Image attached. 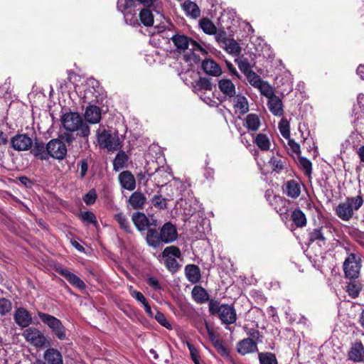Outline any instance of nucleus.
Returning a JSON list of instances; mask_svg holds the SVG:
<instances>
[{
	"instance_id": "nucleus-51",
	"label": "nucleus",
	"mask_w": 364,
	"mask_h": 364,
	"mask_svg": "<svg viewBox=\"0 0 364 364\" xmlns=\"http://www.w3.org/2000/svg\"><path fill=\"white\" fill-rule=\"evenodd\" d=\"M279 129L282 136L284 139L290 137L289 124L287 120L282 119L279 124Z\"/></svg>"
},
{
	"instance_id": "nucleus-64",
	"label": "nucleus",
	"mask_w": 364,
	"mask_h": 364,
	"mask_svg": "<svg viewBox=\"0 0 364 364\" xmlns=\"http://www.w3.org/2000/svg\"><path fill=\"white\" fill-rule=\"evenodd\" d=\"M88 169V164L85 160H82L80 164V176L83 178Z\"/></svg>"
},
{
	"instance_id": "nucleus-50",
	"label": "nucleus",
	"mask_w": 364,
	"mask_h": 364,
	"mask_svg": "<svg viewBox=\"0 0 364 364\" xmlns=\"http://www.w3.org/2000/svg\"><path fill=\"white\" fill-rule=\"evenodd\" d=\"M151 203L158 209H165L167 208L166 199L161 195H155L151 199Z\"/></svg>"
},
{
	"instance_id": "nucleus-12",
	"label": "nucleus",
	"mask_w": 364,
	"mask_h": 364,
	"mask_svg": "<svg viewBox=\"0 0 364 364\" xmlns=\"http://www.w3.org/2000/svg\"><path fill=\"white\" fill-rule=\"evenodd\" d=\"M54 269L73 287L80 290H83L86 288L85 283L78 276L71 272L69 269L58 265L55 266Z\"/></svg>"
},
{
	"instance_id": "nucleus-9",
	"label": "nucleus",
	"mask_w": 364,
	"mask_h": 364,
	"mask_svg": "<svg viewBox=\"0 0 364 364\" xmlns=\"http://www.w3.org/2000/svg\"><path fill=\"white\" fill-rule=\"evenodd\" d=\"M171 39L178 52L189 49L191 51L200 50L202 53H205L199 43L183 34L176 33Z\"/></svg>"
},
{
	"instance_id": "nucleus-43",
	"label": "nucleus",
	"mask_w": 364,
	"mask_h": 364,
	"mask_svg": "<svg viewBox=\"0 0 364 364\" xmlns=\"http://www.w3.org/2000/svg\"><path fill=\"white\" fill-rule=\"evenodd\" d=\"M257 88H258L261 94L265 96L267 99H269L275 95L272 87H271L269 84L265 81H262V83L257 87Z\"/></svg>"
},
{
	"instance_id": "nucleus-23",
	"label": "nucleus",
	"mask_w": 364,
	"mask_h": 364,
	"mask_svg": "<svg viewBox=\"0 0 364 364\" xmlns=\"http://www.w3.org/2000/svg\"><path fill=\"white\" fill-rule=\"evenodd\" d=\"M121 186L129 191H133L136 187L134 176L129 171H123L119 176Z\"/></svg>"
},
{
	"instance_id": "nucleus-21",
	"label": "nucleus",
	"mask_w": 364,
	"mask_h": 364,
	"mask_svg": "<svg viewBox=\"0 0 364 364\" xmlns=\"http://www.w3.org/2000/svg\"><path fill=\"white\" fill-rule=\"evenodd\" d=\"M101 109L96 105H89L85 112V118L91 124H97L102 117Z\"/></svg>"
},
{
	"instance_id": "nucleus-40",
	"label": "nucleus",
	"mask_w": 364,
	"mask_h": 364,
	"mask_svg": "<svg viewBox=\"0 0 364 364\" xmlns=\"http://www.w3.org/2000/svg\"><path fill=\"white\" fill-rule=\"evenodd\" d=\"M139 18L145 26H151L154 24V16L148 9H143L139 13Z\"/></svg>"
},
{
	"instance_id": "nucleus-1",
	"label": "nucleus",
	"mask_w": 364,
	"mask_h": 364,
	"mask_svg": "<svg viewBox=\"0 0 364 364\" xmlns=\"http://www.w3.org/2000/svg\"><path fill=\"white\" fill-rule=\"evenodd\" d=\"M178 237V232L176 226L170 222L163 225L159 232L151 229L146 232V242L149 247L159 248L162 244H168L174 242Z\"/></svg>"
},
{
	"instance_id": "nucleus-20",
	"label": "nucleus",
	"mask_w": 364,
	"mask_h": 364,
	"mask_svg": "<svg viewBox=\"0 0 364 364\" xmlns=\"http://www.w3.org/2000/svg\"><path fill=\"white\" fill-rule=\"evenodd\" d=\"M218 87L225 97L232 98L235 96V85L230 80L226 78L220 80L218 81Z\"/></svg>"
},
{
	"instance_id": "nucleus-63",
	"label": "nucleus",
	"mask_w": 364,
	"mask_h": 364,
	"mask_svg": "<svg viewBox=\"0 0 364 364\" xmlns=\"http://www.w3.org/2000/svg\"><path fill=\"white\" fill-rule=\"evenodd\" d=\"M287 139L288 145L290 147L291 150L295 154L300 153V145L294 139H291L290 137Z\"/></svg>"
},
{
	"instance_id": "nucleus-60",
	"label": "nucleus",
	"mask_w": 364,
	"mask_h": 364,
	"mask_svg": "<svg viewBox=\"0 0 364 364\" xmlns=\"http://www.w3.org/2000/svg\"><path fill=\"white\" fill-rule=\"evenodd\" d=\"M124 16L127 23L132 26L139 25L136 14H132L131 11H129L127 13H124Z\"/></svg>"
},
{
	"instance_id": "nucleus-56",
	"label": "nucleus",
	"mask_w": 364,
	"mask_h": 364,
	"mask_svg": "<svg viewBox=\"0 0 364 364\" xmlns=\"http://www.w3.org/2000/svg\"><path fill=\"white\" fill-rule=\"evenodd\" d=\"M129 291L133 298H134L136 301L141 303L142 304L147 301L144 294L141 292L135 290L132 286L129 287Z\"/></svg>"
},
{
	"instance_id": "nucleus-47",
	"label": "nucleus",
	"mask_w": 364,
	"mask_h": 364,
	"mask_svg": "<svg viewBox=\"0 0 364 364\" xmlns=\"http://www.w3.org/2000/svg\"><path fill=\"white\" fill-rule=\"evenodd\" d=\"M239 69L245 75H247L249 72L252 71L250 63L247 58H240L235 60Z\"/></svg>"
},
{
	"instance_id": "nucleus-5",
	"label": "nucleus",
	"mask_w": 364,
	"mask_h": 364,
	"mask_svg": "<svg viewBox=\"0 0 364 364\" xmlns=\"http://www.w3.org/2000/svg\"><path fill=\"white\" fill-rule=\"evenodd\" d=\"M97 139L99 146L102 149L109 151H117L121 147V142L117 132L111 133L104 128L97 130Z\"/></svg>"
},
{
	"instance_id": "nucleus-37",
	"label": "nucleus",
	"mask_w": 364,
	"mask_h": 364,
	"mask_svg": "<svg viewBox=\"0 0 364 364\" xmlns=\"http://www.w3.org/2000/svg\"><path fill=\"white\" fill-rule=\"evenodd\" d=\"M128 161V156L125 154V152L120 151L117 153L116 155L114 161H113V167L114 169L117 171H119L120 169L123 168L127 162Z\"/></svg>"
},
{
	"instance_id": "nucleus-6",
	"label": "nucleus",
	"mask_w": 364,
	"mask_h": 364,
	"mask_svg": "<svg viewBox=\"0 0 364 364\" xmlns=\"http://www.w3.org/2000/svg\"><path fill=\"white\" fill-rule=\"evenodd\" d=\"M181 256V252L180 249L176 246L171 245L165 247L161 255H159V257H162L166 269L169 272L174 273L176 272L180 267L176 259L180 258Z\"/></svg>"
},
{
	"instance_id": "nucleus-28",
	"label": "nucleus",
	"mask_w": 364,
	"mask_h": 364,
	"mask_svg": "<svg viewBox=\"0 0 364 364\" xmlns=\"http://www.w3.org/2000/svg\"><path fill=\"white\" fill-rule=\"evenodd\" d=\"M44 358L48 364H63L61 353L53 348H50L45 351Z\"/></svg>"
},
{
	"instance_id": "nucleus-48",
	"label": "nucleus",
	"mask_w": 364,
	"mask_h": 364,
	"mask_svg": "<svg viewBox=\"0 0 364 364\" xmlns=\"http://www.w3.org/2000/svg\"><path fill=\"white\" fill-rule=\"evenodd\" d=\"M299 164L304 169L306 176H310L312 172V164L310 160L306 157L301 156L299 158Z\"/></svg>"
},
{
	"instance_id": "nucleus-26",
	"label": "nucleus",
	"mask_w": 364,
	"mask_h": 364,
	"mask_svg": "<svg viewBox=\"0 0 364 364\" xmlns=\"http://www.w3.org/2000/svg\"><path fill=\"white\" fill-rule=\"evenodd\" d=\"M128 201L133 209H142L146 203V198L142 193L135 191L129 196Z\"/></svg>"
},
{
	"instance_id": "nucleus-61",
	"label": "nucleus",
	"mask_w": 364,
	"mask_h": 364,
	"mask_svg": "<svg viewBox=\"0 0 364 364\" xmlns=\"http://www.w3.org/2000/svg\"><path fill=\"white\" fill-rule=\"evenodd\" d=\"M246 332L250 337L249 338L252 339L257 343L262 342V336H260V333L258 330L255 328H247Z\"/></svg>"
},
{
	"instance_id": "nucleus-4",
	"label": "nucleus",
	"mask_w": 364,
	"mask_h": 364,
	"mask_svg": "<svg viewBox=\"0 0 364 364\" xmlns=\"http://www.w3.org/2000/svg\"><path fill=\"white\" fill-rule=\"evenodd\" d=\"M208 309L210 314L218 315L224 324H233L237 320L236 311L232 305L220 304L218 301L211 299L208 304Z\"/></svg>"
},
{
	"instance_id": "nucleus-33",
	"label": "nucleus",
	"mask_w": 364,
	"mask_h": 364,
	"mask_svg": "<svg viewBox=\"0 0 364 364\" xmlns=\"http://www.w3.org/2000/svg\"><path fill=\"white\" fill-rule=\"evenodd\" d=\"M362 288L363 286L360 282L356 280H350L346 286V291L350 297L355 299L359 296Z\"/></svg>"
},
{
	"instance_id": "nucleus-17",
	"label": "nucleus",
	"mask_w": 364,
	"mask_h": 364,
	"mask_svg": "<svg viewBox=\"0 0 364 364\" xmlns=\"http://www.w3.org/2000/svg\"><path fill=\"white\" fill-rule=\"evenodd\" d=\"M237 352L245 355L258 351L257 343L251 338H245L237 343Z\"/></svg>"
},
{
	"instance_id": "nucleus-11",
	"label": "nucleus",
	"mask_w": 364,
	"mask_h": 364,
	"mask_svg": "<svg viewBox=\"0 0 364 364\" xmlns=\"http://www.w3.org/2000/svg\"><path fill=\"white\" fill-rule=\"evenodd\" d=\"M49 152V158L52 157L58 160L63 159L67 154V147L64 142L58 139H51L47 144Z\"/></svg>"
},
{
	"instance_id": "nucleus-14",
	"label": "nucleus",
	"mask_w": 364,
	"mask_h": 364,
	"mask_svg": "<svg viewBox=\"0 0 364 364\" xmlns=\"http://www.w3.org/2000/svg\"><path fill=\"white\" fill-rule=\"evenodd\" d=\"M282 190L288 197L296 199L301 194V183L293 179L287 181L283 186Z\"/></svg>"
},
{
	"instance_id": "nucleus-2",
	"label": "nucleus",
	"mask_w": 364,
	"mask_h": 364,
	"mask_svg": "<svg viewBox=\"0 0 364 364\" xmlns=\"http://www.w3.org/2000/svg\"><path fill=\"white\" fill-rule=\"evenodd\" d=\"M363 197L360 195L347 197L344 202L340 203L335 208L336 215L343 221H349L363 204Z\"/></svg>"
},
{
	"instance_id": "nucleus-16",
	"label": "nucleus",
	"mask_w": 364,
	"mask_h": 364,
	"mask_svg": "<svg viewBox=\"0 0 364 364\" xmlns=\"http://www.w3.org/2000/svg\"><path fill=\"white\" fill-rule=\"evenodd\" d=\"M136 1L144 6L151 7L155 6L157 0H119L117 2V9L121 12H124L126 10L134 6Z\"/></svg>"
},
{
	"instance_id": "nucleus-22",
	"label": "nucleus",
	"mask_w": 364,
	"mask_h": 364,
	"mask_svg": "<svg viewBox=\"0 0 364 364\" xmlns=\"http://www.w3.org/2000/svg\"><path fill=\"white\" fill-rule=\"evenodd\" d=\"M191 296L193 299L197 304H204L210 301V296L208 291L201 286H195L191 291Z\"/></svg>"
},
{
	"instance_id": "nucleus-15",
	"label": "nucleus",
	"mask_w": 364,
	"mask_h": 364,
	"mask_svg": "<svg viewBox=\"0 0 364 364\" xmlns=\"http://www.w3.org/2000/svg\"><path fill=\"white\" fill-rule=\"evenodd\" d=\"M15 322L21 327H28L32 322L31 316L24 308H18L14 315Z\"/></svg>"
},
{
	"instance_id": "nucleus-19",
	"label": "nucleus",
	"mask_w": 364,
	"mask_h": 364,
	"mask_svg": "<svg viewBox=\"0 0 364 364\" xmlns=\"http://www.w3.org/2000/svg\"><path fill=\"white\" fill-rule=\"evenodd\" d=\"M267 106L273 115L281 117L284 114L283 103L279 97L274 95L268 99Z\"/></svg>"
},
{
	"instance_id": "nucleus-41",
	"label": "nucleus",
	"mask_w": 364,
	"mask_h": 364,
	"mask_svg": "<svg viewBox=\"0 0 364 364\" xmlns=\"http://www.w3.org/2000/svg\"><path fill=\"white\" fill-rule=\"evenodd\" d=\"M258 358L260 364H278L277 359L272 353H259Z\"/></svg>"
},
{
	"instance_id": "nucleus-18",
	"label": "nucleus",
	"mask_w": 364,
	"mask_h": 364,
	"mask_svg": "<svg viewBox=\"0 0 364 364\" xmlns=\"http://www.w3.org/2000/svg\"><path fill=\"white\" fill-rule=\"evenodd\" d=\"M348 356L350 360L354 362L364 360V346L361 341H356L352 344Z\"/></svg>"
},
{
	"instance_id": "nucleus-58",
	"label": "nucleus",
	"mask_w": 364,
	"mask_h": 364,
	"mask_svg": "<svg viewBox=\"0 0 364 364\" xmlns=\"http://www.w3.org/2000/svg\"><path fill=\"white\" fill-rule=\"evenodd\" d=\"M214 347L215 348L216 350L218 353L220 354V355L223 357H228L229 356V350L223 344V342L222 340H220L218 341H215V344H213Z\"/></svg>"
},
{
	"instance_id": "nucleus-55",
	"label": "nucleus",
	"mask_w": 364,
	"mask_h": 364,
	"mask_svg": "<svg viewBox=\"0 0 364 364\" xmlns=\"http://www.w3.org/2000/svg\"><path fill=\"white\" fill-rule=\"evenodd\" d=\"M11 310V302L6 299H0V314L5 315Z\"/></svg>"
},
{
	"instance_id": "nucleus-13",
	"label": "nucleus",
	"mask_w": 364,
	"mask_h": 364,
	"mask_svg": "<svg viewBox=\"0 0 364 364\" xmlns=\"http://www.w3.org/2000/svg\"><path fill=\"white\" fill-rule=\"evenodd\" d=\"M11 145L16 151H27L31 148L33 141L27 134H16L11 139Z\"/></svg>"
},
{
	"instance_id": "nucleus-52",
	"label": "nucleus",
	"mask_w": 364,
	"mask_h": 364,
	"mask_svg": "<svg viewBox=\"0 0 364 364\" xmlns=\"http://www.w3.org/2000/svg\"><path fill=\"white\" fill-rule=\"evenodd\" d=\"M196 87L199 90H211L212 83L210 80L205 77H200L196 82Z\"/></svg>"
},
{
	"instance_id": "nucleus-59",
	"label": "nucleus",
	"mask_w": 364,
	"mask_h": 364,
	"mask_svg": "<svg viewBox=\"0 0 364 364\" xmlns=\"http://www.w3.org/2000/svg\"><path fill=\"white\" fill-rule=\"evenodd\" d=\"M188 348L190 351L191 359L195 364H200V355L198 350L194 347L193 345L188 343Z\"/></svg>"
},
{
	"instance_id": "nucleus-53",
	"label": "nucleus",
	"mask_w": 364,
	"mask_h": 364,
	"mask_svg": "<svg viewBox=\"0 0 364 364\" xmlns=\"http://www.w3.org/2000/svg\"><path fill=\"white\" fill-rule=\"evenodd\" d=\"M97 199V192L95 189H90L84 196L83 201L87 205H92L95 203Z\"/></svg>"
},
{
	"instance_id": "nucleus-32",
	"label": "nucleus",
	"mask_w": 364,
	"mask_h": 364,
	"mask_svg": "<svg viewBox=\"0 0 364 364\" xmlns=\"http://www.w3.org/2000/svg\"><path fill=\"white\" fill-rule=\"evenodd\" d=\"M309 243L317 242L320 246L326 242V237L323 232V227L317 228L309 232Z\"/></svg>"
},
{
	"instance_id": "nucleus-42",
	"label": "nucleus",
	"mask_w": 364,
	"mask_h": 364,
	"mask_svg": "<svg viewBox=\"0 0 364 364\" xmlns=\"http://www.w3.org/2000/svg\"><path fill=\"white\" fill-rule=\"evenodd\" d=\"M200 26L204 33L212 35L215 33L216 27L208 18H203L200 21Z\"/></svg>"
},
{
	"instance_id": "nucleus-62",
	"label": "nucleus",
	"mask_w": 364,
	"mask_h": 364,
	"mask_svg": "<svg viewBox=\"0 0 364 364\" xmlns=\"http://www.w3.org/2000/svg\"><path fill=\"white\" fill-rule=\"evenodd\" d=\"M146 283L149 284L150 287H151L154 290H160L161 289V286L159 282V280L153 277H149L146 279Z\"/></svg>"
},
{
	"instance_id": "nucleus-25",
	"label": "nucleus",
	"mask_w": 364,
	"mask_h": 364,
	"mask_svg": "<svg viewBox=\"0 0 364 364\" xmlns=\"http://www.w3.org/2000/svg\"><path fill=\"white\" fill-rule=\"evenodd\" d=\"M187 279L192 284L198 283L201 278L200 268L196 264H188L185 267Z\"/></svg>"
},
{
	"instance_id": "nucleus-10",
	"label": "nucleus",
	"mask_w": 364,
	"mask_h": 364,
	"mask_svg": "<svg viewBox=\"0 0 364 364\" xmlns=\"http://www.w3.org/2000/svg\"><path fill=\"white\" fill-rule=\"evenodd\" d=\"M25 340L37 348H43L48 343L43 333L34 327H29L23 332Z\"/></svg>"
},
{
	"instance_id": "nucleus-7",
	"label": "nucleus",
	"mask_w": 364,
	"mask_h": 364,
	"mask_svg": "<svg viewBox=\"0 0 364 364\" xmlns=\"http://www.w3.org/2000/svg\"><path fill=\"white\" fill-rule=\"evenodd\" d=\"M346 277L355 279L359 277L361 268V258L355 253H350L346 258L343 264Z\"/></svg>"
},
{
	"instance_id": "nucleus-45",
	"label": "nucleus",
	"mask_w": 364,
	"mask_h": 364,
	"mask_svg": "<svg viewBox=\"0 0 364 364\" xmlns=\"http://www.w3.org/2000/svg\"><path fill=\"white\" fill-rule=\"evenodd\" d=\"M51 331L59 340L63 341L66 339V329L61 321L54 326Z\"/></svg>"
},
{
	"instance_id": "nucleus-39",
	"label": "nucleus",
	"mask_w": 364,
	"mask_h": 364,
	"mask_svg": "<svg viewBox=\"0 0 364 364\" xmlns=\"http://www.w3.org/2000/svg\"><path fill=\"white\" fill-rule=\"evenodd\" d=\"M114 220L118 223L121 229L127 232H131V227L129 222L126 215L120 212L117 213L114 215Z\"/></svg>"
},
{
	"instance_id": "nucleus-49",
	"label": "nucleus",
	"mask_w": 364,
	"mask_h": 364,
	"mask_svg": "<svg viewBox=\"0 0 364 364\" xmlns=\"http://www.w3.org/2000/svg\"><path fill=\"white\" fill-rule=\"evenodd\" d=\"M245 77H246L247 81L249 82V83L255 87H257L263 81L261 79L260 76L258 75L253 70L251 72H249V73L247 75H246Z\"/></svg>"
},
{
	"instance_id": "nucleus-34",
	"label": "nucleus",
	"mask_w": 364,
	"mask_h": 364,
	"mask_svg": "<svg viewBox=\"0 0 364 364\" xmlns=\"http://www.w3.org/2000/svg\"><path fill=\"white\" fill-rule=\"evenodd\" d=\"M291 219L297 228H303L306 225V215L299 208H296L292 211Z\"/></svg>"
},
{
	"instance_id": "nucleus-38",
	"label": "nucleus",
	"mask_w": 364,
	"mask_h": 364,
	"mask_svg": "<svg viewBox=\"0 0 364 364\" xmlns=\"http://www.w3.org/2000/svg\"><path fill=\"white\" fill-rule=\"evenodd\" d=\"M38 316L41 318L42 322L48 326L50 329L53 328L60 320L57 318L56 317L50 315L46 313H43L41 311H38L37 313Z\"/></svg>"
},
{
	"instance_id": "nucleus-3",
	"label": "nucleus",
	"mask_w": 364,
	"mask_h": 364,
	"mask_svg": "<svg viewBox=\"0 0 364 364\" xmlns=\"http://www.w3.org/2000/svg\"><path fill=\"white\" fill-rule=\"evenodd\" d=\"M61 122L64 129L71 132L79 131L80 135L83 137H87L90 134L89 126L77 112L64 114L61 117Z\"/></svg>"
},
{
	"instance_id": "nucleus-36",
	"label": "nucleus",
	"mask_w": 364,
	"mask_h": 364,
	"mask_svg": "<svg viewBox=\"0 0 364 364\" xmlns=\"http://www.w3.org/2000/svg\"><path fill=\"white\" fill-rule=\"evenodd\" d=\"M254 142L262 151H268L270 149L271 143L269 137L262 133L256 135Z\"/></svg>"
},
{
	"instance_id": "nucleus-31",
	"label": "nucleus",
	"mask_w": 364,
	"mask_h": 364,
	"mask_svg": "<svg viewBox=\"0 0 364 364\" xmlns=\"http://www.w3.org/2000/svg\"><path fill=\"white\" fill-rule=\"evenodd\" d=\"M245 127L251 132H257L260 127V119L256 114H249L245 119Z\"/></svg>"
},
{
	"instance_id": "nucleus-24",
	"label": "nucleus",
	"mask_w": 364,
	"mask_h": 364,
	"mask_svg": "<svg viewBox=\"0 0 364 364\" xmlns=\"http://www.w3.org/2000/svg\"><path fill=\"white\" fill-rule=\"evenodd\" d=\"M31 154L41 160H48L49 159L47 144L45 145L44 143L38 141H35L33 149H31Z\"/></svg>"
},
{
	"instance_id": "nucleus-44",
	"label": "nucleus",
	"mask_w": 364,
	"mask_h": 364,
	"mask_svg": "<svg viewBox=\"0 0 364 364\" xmlns=\"http://www.w3.org/2000/svg\"><path fill=\"white\" fill-rule=\"evenodd\" d=\"M79 217L81 219V220L85 223L92 224L95 226L97 225L96 216L94 215L93 213L90 211L81 212L79 215Z\"/></svg>"
},
{
	"instance_id": "nucleus-54",
	"label": "nucleus",
	"mask_w": 364,
	"mask_h": 364,
	"mask_svg": "<svg viewBox=\"0 0 364 364\" xmlns=\"http://www.w3.org/2000/svg\"><path fill=\"white\" fill-rule=\"evenodd\" d=\"M269 163L272 167L273 171L277 173H280L284 168V162L279 159L272 157L270 159Z\"/></svg>"
},
{
	"instance_id": "nucleus-57",
	"label": "nucleus",
	"mask_w": 364,
	"mask_h": 364,
	"mask_svg": "<svg viewBox=\"0 0 364 364\" xmlns=\"http://www.w3.org/2000/svg\"><path fill=\"white\" fill-rule=\"evenodd\" d=\"M154 318L162 326L167 329L172 328L171 324L167 321L163 313L157 311L154 316Z\"/></svg>"
},
{
	"instance_id": "nucleus-27",
	"label": "nucleus",
	"mask_w": 364,
	"mask_h": 364,
	"mask_svg": "<svg viewBox=\"0 0 364 364\" xmlns=\"http://www.w3.org/2000/svg\"><path fill=\"white\" fill-rule=\"evenodd\" d=\"M204 72L213 76H219L222 73L220 67L213 60H205L202 63Z\"/></svg>"
},
{
	"instance_id": "nucleus-46",
	"label": "nucleus",
	"mask_w": 364,
	"mask_h": 364,
	"mask_svg": "<svg viewBox=\"0 0 364 364\" xmlns=\"http://www.w3.org/2000/svg\"><path fill=\"white\" fill-rule=\"evenodd\" d=\"M276 203L279 205L275 208L277 212L280 215H286L289 211V201L286 199L279 198L276 199Z\"/></svg>"
},
{
	"instance_id": "nucleus-29",
	"label": "nucleus",
	"mask_w": 364,
	"mask_h": 364,
	"mask_svg": "<svg viewBox=\"0 0 364 364\" xmlns=\"http://www.w3.org/2000/svg\"><path fill=\"white\" fill-rule=\"evenodd\" d=\"M234 107L240 114H245L249 111L247 99L242 95H236L234 97Z\"/></svg>"
},
{
	"instance_id": "nucleus-8",
	"label": "nucleus",
	"mask_w": 364,
	"mask_h": 364,
	"mask_svg": "<svg viewBox=\"0 0 364 364\" xmlns=\"http://www.w3.org/2000/svg\"><path fill=\"white\" fill-rule=\"evenodd\" d=\"M132 220L139 232L155 229L159 225V220L153 215L147 217L144 213L136 212L132 215Z\"/></svg>"
},
{
	"instance_id": "nucleus-35",
	"label": "nucleus",
	"mask_w": 364,
	"mask_h": 364,
	"mask_svg": "<svg viewBox=\"0 0 364 364\" xmlns=\"http://www.w3.org/2000/svg\"><path fill=\"white\" fill-rule=\"evenodd\" d=\"M183 9L188 16L196 18L200 15V10L198 5L191 1H186L183 4Z\"/></svg>"
},
{
	"instance_id": "nucleus-30",
	"label": "nucleus",
	"mask_w": 364,
	"mask_h": 364,
	"mask_svg": "<svg viewBox=\"0 0 364 364\" xmlns=\"http://www.w3.org/2000/svg\"><path fill=\"white\" fill-rule=\"evenodd\" d=\"M224 49L232 55H238L241 52V48L237 42L232 38H224L223 41Z\"/></svg>"
}]
</instances>
